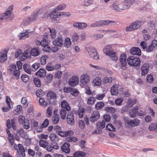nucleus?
<instances>
[{
    "instance_id": "1",
    "label": "nucleus",
    "mask_w": 157,
    "mask_h": 157,
    "mask_svg": "<svg viewBox=\"0 0 157 157\" xmlns=\"http://www.w3.org/2000/svg\"><path fill=\"white\" fill-rule=\"evenodd\" d=\"M43 13L42 9L40 8L37 12L33 13L30 17L25 18L22 23V25L24 26H27L29 24L36 21L38 17V15L42 14Z\"/></svg>"
},
{
    "instance_id": "2",
    "label": "nucleus",
    "mask_w": 157,
    "mask_h": 157,
    "mask_svg": "<svg viewBox=\"0 0 157 157\" xmlns=\"http://www.w3.org/2000/svg\"><path fill=\"white\" fill-rule=\"evenodd\" d=\"M13 5H11L7 9L4 13V15H1V20L4 19L7 21H11L14 17V14L12 13L13 9Z\"/></svg>"
},
{
    "instance_id": "3",
    "label": "nucleus",
    "mask_w": 157,
    "mask_h": 157,
    "mask_svg": "<svg viewBox=\"0 0 157 157\" xmlns=\"http://www.w3.org/2000/svg\"><path fill=\"white\" fill-rule=\"evenodd\" d=\"M39 63H36L32 65L31 67L28 63H25L23 65V68L24 71L29 74H33L32 72L36 71L40 67Z\"/></svg>"
},
{
    "instance_id": "4",
    "label": "nucleus",
    "mask_w": 157,
    "mask_h": 157,
    "mask_svg": "<svg viewBox=\"0 0 157 157\" xmlns=\"http://www.w3.org/2000/svg\"><path fill=\"white\" fill-rule=\"evenodd\" d=\"M127 61L128 65L133 67L139 66L140 63V60L138 57L133 56L128 57Z\"/></svg>"
},
{
    "instance_id": "5",
    "label": "nucleus",
    "mask_w": 157,
    "mask_h": 157,
    "mask_svg": "<svg viewBox=\"0 0 157 157\" xmlns=\"http://www.w3.org/2000/svg\"><path fill=\"white\" fill-rule=\"evenodd\" d=\"M135 2V0H125L121 2H119L120 10H125Z\"/></svg>"
},
{
    "instance_id": "6",
    "label": "nucleus",
    "mask_w": 157,
    "mask_h": 157,
    "mask_svg": "<svg viewBox=\"0 0 157 157\" xmlns=\"http://www.w3.org/2000/svg\"><path fill=\"white\" fill-rule=\"evenodd\" d=\"M114 21H110L109 20H101L97 21L95 23L91 24L90 26L92 28L99 27L104 26L107 25L110 23H114Z\"/></svg>"
},
{
    "instance_id": "7",
    "label": "nucleus",
    "mask_w": 157,
    "mask_h": 157,
    "mask_svg": "<svg viewBox=\"0 0 157 157\" xmlns=\"http://www.w3.org/2000/svg\"><path fill=\"white\" fill-rule=\"evenodd\" d=\"M143 24L142 21H136L132 23L131 25L129 26L126 28V31H131L135 30L137 29L140 27Z\"/></svg>"
},
{
    "instance_id": "8",
    "label": "nucleus",
    "mask_w": 157,
    "mask_h": 157,
    "mask_svg": "<svg viewBox=\"0 0 157 157\" xmlns=\"http://www.w3.org/2000/svg\"><path fill=\"white\" fill-rule=\"evenodd\" d=\"M124 120L127 127H134L138 126L140 123V121L137 118H135L132 120H129L126 118H124Z\"/></svg>"
},
{
    "instance_id": "9",
    "label": "nucleus",
    "mask_w": 157,
    "mask_h": 157,
    "mask_svg": "<svg viewBox=\"0 0 157 157\" xmlns=\"http://www.w3.org/2000/svg\"><path fill=\"white\" fill-rule=\"evenodd\" d=\"M86 51L91 57L95 59H98L99 55L94 47L91 46L88 47L86 48Z\"/></svg>"
},
{
    "instance_id": "10",
    "label": "nucleus",
    "mask_w": 157,
    "mask_h": 157,
    "mask_svg": "<svg viewBox=\"0 0 157 157\" xmlns=\"http://www.w3.org/2000/svg\"><path fill=\"white\" fill-rule=\"evenodd\" d=\"M100 117V114L99 112L97 111H94L91 114L89 120L92 122H94L97 121Z\"/></svg>"
},
{
    "instance_id": "11",
    "label": "nucleus",
    "mask_w": 157,
    "mask_h": 157,
    "mask_svg": "<svg viewBox=\"0 0 157 157\" xmlns=\"http://www.w3.org/2000/svg\"><path fill=\"white\" fill-rule=\"evenodd\" d=\"M67 123L70 125H73L75 124L74 114L72 112L67 113Z\"/></svg>"
},
{
    "instance_id": "12",
    "label": "nucleus",
    "mask_w": 157,
    "mask_h": 157,
    "mask_svg": "<svg viewBox=\"0 0 157 157\" xmlns=\"http://www.w3.org/2000/svg\"><path fill=\"white\" fill-rule=\"evenodd\" d=\"M17 67L16 65H12L9 67V70L11 73H13V75L19 78L20 71L18 70H16Z\"/></svg>"
},
{
    "instance_id": "13",
    "label": "nucleus",
    "mask_w": 157,
    "mask_h": 157,
    "mask_svg": "<svg viewBox=\"0 0 157 157\" xmlns=\"http://www.w3.org/2000/svg\"><path fill=\"white\" fill-rule=\"evenodd\" d=\"M157 46V41L155 40H153L151 44L146 47L145 50L147 52H150L153 51V49Z\"/></svg>"
},
{
    "instance_id": "14",
    "label": "nucleus",
    "mask_w": 157,
    "mask_h": 157,
    "mask_svg": "<svg viewBox=\"0 0 157 157\" xmlns=\"http://www.w3.org/2000/svg\"><path fill=\"white\" fill-rule=\"evenodd\" d=\"M68 82L70 86L72 87L75 86L78 83V78L76 76H73L69 79Z\"/></svg>"
},
{
    "instance_id": "15",
    "label": "nucleus",
    "mask_w": 157,
    "mask_h": 157,
    "mask_svg": "<svg viewBox=\"0 0 157 157\" xmlns=\"http://www.w3.org/2000/svg\"><path fill=\"white\" fill-rule=\"evenodd\" d=\"M27 54H22V52L21 49H18L15 53V56L17 58L20 56V59L21 61H24L27 59L26 55Z\"/></svg>"
},
{
    "instance_id": "16",
    "label": "nucleus",
    "mask_w": 157,
    "mask_h": 157,
    "mask_svg": "<svg viewBox=\"0 0 157 157\" xmlns=\"http://www.w3.org/2000/svg\"><path fill=\"white\" fill-rule=\"evenodd\" d=\"M149 65L148 63L144 64L141 68L142 75L144 76L147 75L149 71Z\"/></svg>"
},
{
    "instance_id": "17",
    "label": "nucleus",
    "mask_w": 157,
    "mask_h": 157,
    "mask_svg": "<svg viewBox=\"0 0 157 157\" xmlns=\"http://www.w3.org/2000/svg\"><path fill=\"white\" fill-rule=\"evenodd\" d=\"M126 56L125 54H122L120 57V62L121 67H124L127 64Z\"/></svg>"
},
{
    "instance_id": "18",
    "label": "nucleus",
    "mask_w": 157,
    "mask_h": 157,
    "mask_svg": "<svg viewBox=\"0 0 157 157\" xmlns=\"http://www.w3.org/2000/svg\"><path fill=\"white\" fill-rule=\"evenodd\" d=\"M90 77L87 75H82L81 77L80 82L83 85L87 84L89 82Z\"/></svg>"
},
{
    "instance_id": "19",
    "label": "nucleus",
    "mask_w": 157,
    "mask_h": 157,
    "mask_svg": "<svg viewBox=\"0 0 157 157\" xmlns=\"http://www.w3.org/2000/svg\"><path fill=\"white\" fill-rule=\"evenodd\" d=\"M138 109L139 107L138 106H136L131 109L129 112L130 116L132 118L136 117V113L137 112Z\"/></svg>"
},
{
    "instance_id": "20",
    "label": "nucleus",
    "mask_w": 157,
    "mask_h": 157,
    "mask_svg": "<svg viewBox=\"0 0 157 157\" xmlns=\"http://www.w3.org/2000/svg\"><path fill=\"white\" fill-rule=\"evenodd\" d=\"M131 54L133 55H136L140 56L141 54V51L140 49L138 47H133L131 48L130 50Z\"/></svg>"
},
{
    "instance_id": "21",
    "label": "nucleus",
    "mask_w": 157,
    "mask_h": 157,
    "mask_svg": "<svg viewBox=\"0 0 157 157\" xmlns=\"http://www.w3.org/2000/svg\"><path fill=\"white\" fill-rule=\"evenodd\" d=\"M70 146L69 144L68 143H65L61 147V150L63 152L66 153H69L70 151Z\"/></svg>"
},
{
    "instance_id": "22",
    "label": "nucleus",
    "mask_w": 157,
    "mask_h": 157,
    "mask_svg": "<svg viewBox=\"0 0 157 157\" xmlns=\"http://www.w3.org/2000/svg\"><path fill=\"white\" fill-rule=\"evenodd\" d=\"M40 49L38 48H34L31 50L30 54L33 56H37L40 54Z\"/></svg>"
},
{
    "instance_id": "23",
    "label": "nucleus",
    "mask_w": 157,
    "mask_h": 157,
    "mask_svg": "<svg viewBox=\"0 0 157 157\" xmlns=\"http://www.w3.org/2000/svg\"><path fill=\"white\" fill-rule=\"evenodd\" d=\"M57 11L55 9L50 13V19L52 21L57 20L59 16L58 13H56Z\"/></svg>"
},
{
    "instance_id": "24",
    "label": "nucleus",
    "mask_w": 157,
    "mask_h": 157,
    "mask_svg": "<svg viewBox=\"0 0 157 157\" xmlns=\"http://www.w3.org/2000/svg\"><path fill=\"white\" fill-rule=\"evenodd\" d=\"M46 72V71L45 69L41 68L36 72V75L40 78H43L45 76Z\"/></svg>"
},
{
    "instance_id": "25",
    "label": "nucleus",
    "mask_w": 157,
    "mask_h": 157,
    "mask_svg": "<svg viewBox=\"0 0 157 157\" xmlns=\"http://www.w3.org/2000/svg\"><path fill=\"white\" fill-rule=\"evenodd\" d=\"M54 45L56 46L61 47L63 45V39L62 37H59L55 40L53 42Z\"/></svg>"
},
{
    "instance_id": "26",
    "label": "nucleus",
    "mask_w": 157,
    "mask_h": 157,
    "mask_svg": "<svg viewBox=\"0 0 157 157\" xmlns=\"http://www.w3.org/2000/svg\"><path fill=\"white\" fill-rule=\"evenodd\" d=\"M61 105L63 109H65L68 111L70 110L71 107L66 101L63 100L61 102Z\"/></svg>"
},
{
    "instance_id": "27",
    "label": "nucleus",
    "mask_w": 157,
    "mask_h": 157,
    "mask_svg": "<svg viewBox=\"0 0 157 157\" xmlns=\"http://www.w3.org/2000/svg\"><path fill=\"white\" fill-rule=\"evenodd\" d=\"M79 36L76 33H74L71 36V39L72 42L75 43H77L79 42Z\"/></svg>"
},
{
    "instance_id": "28",
    "label": "nucleus",
    "mask_w": 157,
    "mask_h": 157,
    "mask_svg": "<svg viewBox=\"0 0 157 157\" xmlns=\"http://www.w3.org/2000/svg\"><path fill=\"white\" fill-rule=\"evenodd\" d=\"M118 85L116 84L114 85L111 89V92L113 95H117L118 94V91L117 90Z\"/></svg>"
},
{
    "instance_id": "29",
    "label": "nucleus",
    "mask_w": 157,
    "mask_h": 157,
    "mask_svg": "<svg viewBox=\"0 0 157 157\" xmlns=\"http://www.w3.org/2000/svg\"><path fill=\"white\" fill-rule=\"evenodd\" d=\"M105 120H103L101 122H98L96 124V126L98 128L102 129L105 128Z\"/></svg>"
},
{
    "instance_id": "30",
    "label": "nucleus",
    "mask_w": 157,
    "mask_h": 157,
    "mask_svg": "<svg viewBox=\"0 0 157 157\" xmlns=\"http://www.w3.org/2000/svg\"><path fill=\"white\" fill-rule=\"evenodd\" d=\"M104 53L105 54L107 55H109L112 51V48L109 45H107L105 47L103 50Z\"/></svg>"
},
{
    "instance_id": "31",
    "label": "nucleus",
    "mask_w": 157,
    "mask_h": 157,
    "mask_svg": "<svg viewBox=\"0 0 157 157\" xmlns=\"http://www.w3.org/2000/svg\"><path fill=\"white\" fill-rule=\"evenodd\" d=\"M47 96L48 98L51 99H56V93L52 91H50L47 94Z\"/></svg>"
},
{
    "instance_id": "32",
    "label": "nucleus",
    "mask_w": 157,
    "mask_h": 157,
    "mask_svg": "<svg viewBox=\"0 0 157 157\" xmlns=\"http://www.w3.org/2000/svg\"><path fill=\"white\" fill-rule=\"evenodd\" d=\"M119 2H116L113 3L112 5L113 10L117 11H120V10Z\"/></svg>"
},
{
    "instance_id": "33",
    "label": "nucleus",
    "mask_w": 157,
    "mask_h": 157,
    "mask_svg": "<svg viewBox=\"0 0 157 157\" xmlns=\"http://www.w3.org/2000/svg\"><path fill=\"white\" fill-rule=\"evenodd\" d=\"M46 42H44V43H43V42L40 43L42 44V46L44 47L43 50L45 52H50V50H51L52 48H51L49 46L46 44Z\"/></svg>"
},
{
    "instance_id": "34",
    "label": "nucleus",
    "mask_w": 157,
    "mask_h": 157,
    "mask_svg": "<svg viewBox=\"0 0 157 157\" xmlns=\"http://www.w3.org/2000/svg\"><path fill=\"white\" fill-rule=\"evenodd\" d=\"M86 154L82 151H78L75 153L73 155L74 157H84L85 156Z\"/></svg>"
},
{
    "instance_id": "35",
    "label": "nucleus",
    "mask_w": 157,
    "mask_h": 157,
    "mask_svg": "<svg viewBox=\"0 0 157 157\" xmlns=\"http://www.w3.org/2000/svg\"><path fill=\"white\" fill-rule=\"evenodd\" d=\"M18 147L19 151L21 153L20 155L22 156H25V151L23 145L21 144H19L18 145Z\"/></svg>"
},
{
    "instance_id": "36",
    "label": "nucleus",
    "mask_w": 157,
    "mask_h": 157,
    "mask_svg": "<svg viewBox=\"0 0 157 157\" xmlns=\"http://www.w3.org/2000/svg\"><path fill=\"white\" fill-rule=\"evenodd\" d=\"M101 81L100 78L97 77L93 81V83L95 86H100L101 84Z\"/></svg>"
},
{
    "instance_id": "37",
    "label": "nucleus",
    "mask_w": 157,
    "mask_h": 157,
    "mask_svg": "<svg viewBox=\"0 0 157 157\" xmlns=\"http://www.w3.org/2000/svg\"><path fill=\"white\" fill-rule=\"evenodd\" d=\"M17 133L18 135L22 138L25 139L26 138V133L24 132L22 129H21L18 130L17 131Z\"/></svg>"
},
{
    "instance_id": "38",
    "label": "nucleus",
    "mask_w": 157,
    "mask_h": 157,
    "mask_svg": "<svg viewBox=\"0 0 157 157\" xmlns=\"http://www.w3.org/2000/svg\"><path fill=\"white\" fill-rule=\"evenodd\" d=\"M108 56H110L111 58L114 61H116L118 59V57L116 55V52H113V51Z\"/></svg>"
},
{
    "instance_id": "39",
    "label": "nucleus",
    "mask_w": 157,
    "mask_h": 157,
    "mask_svg": "<svg viewBox=\"0 0 157 157\" xmlns=\"http://www.w3.org/2000/svg\"><path fill=\"white\" fill-rule=\"evenodd\" d=\"M105 106V104L102 101L98 102L95 105V108L97 110H99L103 108Z\"/></svg>"
},
{
    "instance_id": "40",
    "label": "nucleus",
    "mask_w": 157,
    "mask_h": 157,
    "mask_svg": "<svg viewBox=\"0 0 157 157\" xmlns=\"http://www.w3.org/2000/svg\"><path fill=\"white\" fill-rule=\"evenodd\" d=\"M59 116L58 114H54L52 117V120L53 123L54 124H57L59 121Z\"/></svg>"
},
{
    "instance_id": "41",
    "label": "nucleus",
    "mask_w": 157,
    "mask_h": 157,
    "mask_svg": "<svg viewBox=\"0 0 157 157\" xmlns=\"http://www.w3.org/2000/svg\"><path fill=\"white\" fill-rule=\"evenodd\" d=\"M66 110V109H61L60 112V115L61 117L63 120H64L66 118L67 112Z\"/></svg>"
},
{
    "instance_id": "42",
    "label": "nucleus",
    "mask_w": 157,
    "mask_h": 157,
    "mask_svg": "<svg viewBox=\"0 0 157 157\" xmlns=\"http://www.w3.org/2000/svg\"><path fill=\"white\" fill-rule=\"evenodd\" d=\"M136 99L132 100V99H128L127 102V106L128 107H132L133 105L136 104Z\"/></svg>"
},
{
    "instance_id": "43",
    "label": "nucleus",
    "mask_w": 157,
    "mask_h": 157,
    "mask_svg": "<svg viewBox=\"0 0 157 157\" xmlns=\"http://www.w3.org/2000/svg\"><path fill=\"white\" fill-rule=\"evenodd\" d=\"M104 110L109 113H113L116 111L115 109L113 107H106Z\"/></svg>"
},
{
    "instance_id": "44",
    "label": "nucleus",
    "mask_w": 157,
    "mask_h": 157,
    "mask_svg": "<svg viewBox=\"0 0 157 157\" xmlns=\"http://www.w3.org/2000/svg\"><path fill=\"white\" fill-rule=\"evenodd\" d=\"M71 39L69 37H67L65 40L64 46L67 48H69L71 45Z\"/></svg>"
},
{
    "instance_id": "45",
    "label": "nucleus",
    "mask_w": 157,
    "mask_h": 157,
    "mask_svg": "<svg viewBox=\"0 0 157 157\" xmlns=\"http://www.w3.org/2000/svg\"><path fill=\"white\" fill-rule=\"evenodd\" d=\"M96 101L95 98L93 97H90L88 99L87 103L89 105H92L94 104Z\"/></svg>"
},
{
    "instance_id": "46",
    "label": "nucleus",
    "mask_w": 157,
    "mask_h": 157,
    "mask_svg": "<svg viewBox=\"0 0 157 157\" xmlns=\"http://www.w3.org/2000/svg\"><path fill=\"white\" fill-rule=\"evenodd\" d=\"M33 82L36 86L40 87L41 86V81L40 79L38 78H35L33 79Z\"/></svg>"
},
{
    "instance_id": "47",
    "label": "nucleus",
    "mask_w": 157,
    "mask_h": 157,
    "mask_svg": "<svg viewBox=\"0 0 157 157\" xmlns=\"http://www.w3.org/2000/svg\"><path fill=\"white\" fill-rule=\"evenodd\" d=\"M48 144V142L44 140H40L39 141V145L44 148H45Z\"/></svg>"
},
{
    "instance_id": "48",
    "label": "nucleus",
    "mask_w": 157,
    "mask_h": 157,
    "mask_svg": "<svg viewBox=\"0 0 157 157\" xmlns=\"http://www.w3.org/2000/svg\"><path fill=\"white\" fill-rule=\"evenodd\" d=\"M78 29H83L88 26L87 24L85 22H78Z\"/></svg>"
},
{
    "instance_id": "49",
    "label": "nucleus",
    "mask_w": 157,
    "mask_h": 157,
    "mask_svg": "<svg viewBox=\"0 0 157 157\" xmlns=\"http://www.w3.org/2000/svg\"><path fill=\"white\" fill-rule=\"evenodd\" d=\"M66 5L65 4L62 3L60 4L59 6H57V8L55 10L58 11L59 10H61L66 8Z\"/></svg>"
},
{
    "instance_id": "50",
    "label": "nucleus",
    "mask_w": 157,
    "mask_h": 157,
    "mask_svg": "<svg viewBox=\"0 0 157 157\" xmlns=\"http://www.w3.org/2000/svg\"><path fill=\"white\" fill-rule=\"evenodd\" d=\"M106 129L109 131H115L116 130L114 126L111 124H109L107 125Z\"/></svg>"
},
{
    "instance_id": "51",
    "label": "nucleus",
    "mask_w": 157,
    "mask_h": 157,
    "mask_svg": "<svg viewBox=\"0 0 157 157\" xmlns=\"http://www.w3.org/2000/svg\"><path fill=\"white\" fill-rule=\"evenodd\" d=\"M78 140L77 138L73 136L69 137L66 139V141L69 142H75L77 141Z\"/></svg>"
},
{
    "instance_id": "52",
    "label": "nucleus",
    "mask_w": 157,
    "mask_h": 157,
    "mask_svg": "<svg viewBox=\"0 0 157 157\" xmlns=\"http://www.w3.org/2000/svg\"><path fill=\"white\" fill-rule=\"evenodd\" d=\"M18 36L20 37V40L24 39L25 38H28L29 35L25 33H20L18 35Z\"/></svg>"
},
{
    "instance_id": "53",
    "label": "nucleus",
    "mask_w": 157,
    "mask_h": 157,
    "mask_svg": "<svg viewBox=\"0 0 157 157\" xmlns=\"http://www.w3.org/2000/svg\"><path fill=\"white\" fill-rule=\"evenodd\" d=\"M52 107L50 106L48 107L46 112V115L47 117H50L51 116L52 114Z\"/></svg>"
},
{
    "instance_id": "54",
    "label": "nucleus",
    "mask_w": 157,
    "mask_h": 157,
    "mask_svg": "<svg viewBox=\"0 0 157 157\" xmlns=\"http://www.w3.org/2000/svg\"><path fill=\"white\" fill-rule=\"evenodd\" d=\"M44 94V92L41 89L38 90L36 92V96L39 97L43 96Z\"/></svg>"
},
{
    "instance_id": "55",
    "label": "nucleus",
    "mask_w": 157,
    "mask_h": 157,
    "mask_svg": "<svg viewBox=\"0 0 157 157\" xmlns=\"http://www.w3.org/2000/svg\"><path fill=\"white\" fill-rule=\"evenodd\" d=\"M25 120V117L23 115H20L19 117L18 121L20 124H23V123Z\"/></svg>"
},
{
    "instance_id": "56",
    "label": "nucleus",
    "mask_w": 157,
    "mask_h": 157,
    "mask_svg": "<svg viewBox=\"0 0 157 157\" xmlns=\"http://www.w3.org/2000/svg\"><path fill=\"white\" fill-rule=\"evenodd\" d=\"M21 78L23 81L25 82H27L29 79V76L26 75H22Z\"/></svg>"
},
{
    "instance_id": "57",
    "label": "nucleus",
    "mask_w": 157,
    "mask_h": 157,
    "mask_svg": "<svg viewBox=\"0 0 157 157\" xmlns=\"http://www.w3.org/2000/svg\"><path fill=\"white\" fill-rule=\"evenodd\" d=\"M49 121L48 119H46L41 124V127L42 128H46L49 124Z\"/></svg>"
},
{
    "instance_id": "58",
    "label": "nucleus",
    "mask_w": 157,
    "mask_h": 157,
    "mask_svg": "<svg viewBox=\"0 0 157 157\" xmlns=\"http://www.w3.org/2000/svg\"><path fill=\"white\" fill-rule=\"evenodd\" d=\"M78 125L81 129H84L85 126V123L83 120H80L78 121Z\"/></svg>"
},
{
    "instance_id": "59",
    "label": "nucleus",
    "mask_w": 157,
    "mask_h": 157,
    "mask_svg": "<svg viewBox=\"0 0 157 157\" xmlns=\"http://www.w3.org/2000/svg\"><path fill=\"white\" fill-rule=\"evenodd\" d=\"M8 139L10 143L11 144V145H13V144L14 142V135H12L9 136Z\"/></svg>"
},
{
    "instance_id": "60",
    "label": "nucleus",
    "mask_w": 157,
    "mask_h": 157,
    "mask_svg": "<svg viewBox=\"0 0 157 157\" xmlns=\"http://www.w3.org/2000/svg\"><path fill=\"white\" fill-rule=\"evenodd\" d=\"M112 80L113 79L111 77H106L104 78L103 82L105 83L107 82L111 83L112 82Z\"/></svg>"
},
{
    "instance_id": "61",
    "label": "nucleus",
    "mask_w": 157,
    "mask_h": 157,
    "mask_svg": "<svg viewBox=\"0 0 157 157\" xmlns=\"http://www.w3.org/2000/svg\"><path fill=\"white\" fill-rule=\"evenodd\" d=\"M22 104L25 105V107H26L28 105V103L27 102V98L26 97L22 98L21 100Z\"/></svg>"
},
{
    "instance_id": "62",
    "label": "nucleus",
    "mask_w": 157,
    "mask_h": 157,
    "mask_svg": "<svg viewBox=\"0 0 157 157\" xmlns=\"http://www.w3.org/2000/svg\"><path fill=\"white\" fill-rule=\"evenodd\" d=\"M39 102L40 105L44 106H46L47 104L44 99L42 98L39 99Z\"/></svg>"
},
{
    "instance_id": "63",
    "label": "nucleus",
    "mask_w": 157,
    "mask_h": 157,
    "mask_svg": "<svg viewBox=\"0 0 157 157\" xmlns=\"http://www.w3.org/2000/svg\"><path fill=\"white\" fill-rule=\"evenodd\" d=\"M147 81L149 83H152L153 81L152 76L151 75H148L147 77Z\"/></svg>"
},
{
    "instance_id": "64",
    "label": "nucleus",
    "mask_w": 157,
    "mask_h": 157,
    "mask_svg": "<svg viewBox=\"0 0 157 157\" xmlns=\"http://www.w3.org/2000/svg\"><path fill=\"white\" fill-rule=\"evenodd\" d=\"M123 101V99L122 98H119L115 100V103L116 105H120L121 104Z\"/></svg>"
}]
</instances>
